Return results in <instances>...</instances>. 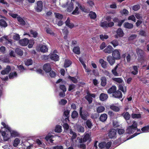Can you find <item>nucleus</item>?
<instances>
[{"instance_id": "nucleus-19", "label": "nucleus", "mask_w": 149, "mask_h": 149, "mask_svg": "<svg viewBox=\"0 0 149 149\" xmlns=\"http://www.w3.org/2000/svg\"><path fill=\"white\" fill-rule=\"evenodd\" d=\"M107 60L111 65H112L115 62V59L111 56L107 57Z\"/></svg>"}, {"instance_id": "nucleus-33", "label": "nucleus", "mask_w": 149, "mask_h": 149, "mask_svg": "<svg viewBox=\"0 0 149 149\" xmlns=\"http://www.w3.org/2000/svg\"><path fill=\"white\" fill-rule=\"evenodd\" d=\"M73 51L75 53L79 54H80V51L79 48V47H74L73 49Z\"/></svg>"}, {"instance_id": "nucleus-6", "label": "nucleus", "mask_w": 149, "mask_h": 149, "mask_svg": "<svg viewBox=\"0 0 149 149\" xmlns=\"http://www.w3.org/2000/svg\"><path fill=\"white\" fill-rule=\"evenodd\" d=\"M42 2L41 1H38L37 2L35 8L37 12H40L42 10Z\"/></svg>"}, {"instance_id": "nucleus-62", "label": "nucleus", "mask_w": 149, "mask_h": 149, "mask_svg": "<svg viewBox=\"0 0 149 149\" xmlns=\"http://www.w3.org/2000/svg\"><path fill=\"white\" fill-rule=\"evenodd\" d=\"M77 130L78 131L83 132L84 131V129L83 127L81 126H78L77 127Z\"/></svg>"}, {"instance_id": "nucleus-22", "label": "nucleus", "mask_w": 149, "mask_h": 149, "mask_svg": "<svg viewBox=\"0 0 149 149\" xmlns=\"http://www.w3.org/2000/svg\"><path fill=\"white\" fill-rule=\"evenodd\" d=\"M66 25L70 28H72L74 27V24L70 22L69 18H68L65 22Z\"/></svg>"}, {"instance_id": "nucleus-3", "label": "nucleus", "mask_w": 149, "mask_h": 149, "mask_svg": "<svg viewBox=\"0 0 149 149\" xmlns=\"http://www.w3.org/2000/svg\"><path fill=\"white\" fill-rule=\"evenodd\" d=\"M62 7L63 8H67V10L70 12L72 11L73 8V4L72 2L67 1L65 3L63 4Z\"/></svg>"}, {"instance_id": "nucleus-24", "label": "nucleus", "mask_w": 149, "mask_h": 149, "mask_svg": "<svg viewBox=\"0 0 149 149\" xmlns=\"http://www.w3.org/2000/svg\"><path fill=\"white\" fill-rule=\"evenodd\" d=\"M116 88L115 86H112L110 88H109L107 91L108 93L109 94L113 93V94L116 92Z\"/></svg>"}, {"instance_id": "nucleus-57", "label": "nucleus", "mask_w": 149, "mask_h": 149, "mask_svg": "<svg viewBox=\"0 0 149 149\" xmlns=\"http://www.w3.org/2000/svg\"><path fill=\"white\" fill-rule=\"evenodd\" d=\"M8 14L10 16H11L14 18H17V17L19 16L17 14H14L12 12H10L8 13Z\"/></svg>"}, {"instance_id": "nucleus-61", "label": "nucleus", "mask_w": 149, "mask_h": 149, "mask_svg": "<svg viewBox=\"0 0 149 149\" xmlns=\"http://www.w3.org/2000/svg\"><path fill=\"white\" fill-rule=\"evenodd\" d=\"M87 3L89 6L91 7L94 5V3L93 0H88Z\"/></svg>"}, {"instance_id": "nucleus-31", "label": "nucleus", "mask_w": 149, "mask_h": 149, "mask_svg": "<svg viewBox=\"0 0 149 149\" xmlns=\"http://www.w3.org/2000/svg\"><path fill=\"white\" fill-rule=\"evenodd\" d=\"M0 26L6 27L7 26L8 24L3 19H0Z\"/></svg>"}, {"instance_id": "nucleus-18", "label": "nucleus", "mask_w": 149, "mask_h": 149, "mask_svg": "<svg viewBox=\"0 0 149 149\" xmlns=\"http://www.w3.org/2000/svg\"><path fill=\"white\" fill-rule=\"evenodd\" d=\"M20 44L22 46H26L29 43V40L27 38H24L19 40Z\"/></svg>"}, {"instance_id": "nucleus-26", "label": "nucleus", "mask_w": 149, "mask_h": 149, "mask_svg": "<svg viewBox=\"0 0 149 149\" xmlns=\"http://www.w3.org/2000/svg\"><path fill=\"white\" fill-rule=\"evenodd\" d=\"M108 96L107 94L104 93H102L100 94V98L101 101H104L107 98Z\"/></svg>"}, {"instance_id": "nucleus-2", "label": "nucleus", "mask_w": 149, "mask_h": 149, "mask_svg": "<svg viewBox=\"0 0 149 149\" xmlns=\"http://www.w3.org/2000/svg\"><path fill=\"white\" fill-rule=\"evenodd\" d=\"M1 124L3 126V128L5 130L7 129L9 130L10 133V135L11 134L10 136L12 137H16L19 135L18 133L16 131L11 130L9 126L3 122L1 123Z\"/></svg>"}, {"instance_id": "nucleus-28", "label": "nucleus", "mask_w": 149, "mask_h": 149, "mask_svg": "<svg viewBox=\"0 0 149 149\" xmlns=\"http://www.w3.org/2000/svg\"><path fill=\"white\" fill-rule=\"evenodd\" d=\"M89 16L91 19H95L97 17L95 13L93 11L90 12L89 14Z\"/></svg>"}, {"instance_id": "nucleus-41", "label": "nucleus", "mask_w": 149, "mask_h": 149, "mask_svg": "<svg viewBox=\"0 0 149 149\" xmlns=\"http://www.w3.org/2000/svg\"><path fill=\"white\" fill-rule=\"evenodd\" d=\"M3 38L5 39L6 40L8 41V43H10V44H12V42L11 40L8 39V36L4 35L2 37L1 39H2V42L3 41Z\"/></svg>"}, {"instance_id": "nucleus-46", "label": "nucleus", "mask_w": 149, "mask_h": 149, "mask_svg": "<svg viewBox=\"0 0 149 149\" xmlns=\"http://www.w3.org/2000/svg\"><path fill=\"white\" fill-rule=\"evenodd\" d=\"M110 108L112 110L116 111H118L120 110L119 107L114 105L111 106H110Z\"/></svg>"}, {"instance_id": "nucleus-8", "label": "nucleus", "mask_w": 149, "mask_h": 149, "mask_svg": "<svg viewBox=\"0 0 149 149\" xmlns=\"http://www.w3.org/2000/svg\"><path fill=\"white\" fill-rule=\"evenodd\" d=\"M76 7L75 9V10L72 13V14L74 15H77L79 13V8L81 10H82L81 6L80 5L79 3L77 2L76 3Z\"/></svg>"}, {"instance_id": "nucleus-13", "label": "nucleus", "mask_w": 149, "mask_h": 149, "mask_svg": "<svg viewBox=\"0 0 149 149\" xmlns=\"http://www.w3.org/2000/svg\"><path fill=\"white\" fill-rule=\"evenodd\" d=\"M130 69L132 74L134 75H135L138 73V68L136 66H133L132 68L130 67Z\"/></svg>"}, {"instance_id": "nucleus-49", "label": "nucleus", "mask_w": 149, "mask_h": 149, "mask_svg": "<svg viewBox=\"0 0 149 149\" xmlns=\"http://www.w3.org/2000/svg\"><path fill=\"white\" fill-rule=\"evenodd\" d=\"M100 38L102 40L104 39H106L108 38L109 36L108 35L106 34H101L100 35Z\"/></svg>"}, {"instance_id": "nucleus-48", "label": "nucleus", "mask_w": 149, "mask_h": 149, "mask_svg": "<svg viewBox=\"0 0 149 149\" xmlns=\"http://www.w3.org/2000/svg\"><path fill=\"white\" fill-rule=\"evenodd\" d=\"M86 125L88 128H91L92 126V123L91 121L89 120H88L86 122Z\"/></svg>"}, {"instance_id": "nucleus-44", "label": "nucleus", "mask_w": 149, "mask_h": 149, "mask_svg": "<svg viewBox=\"0 0 149 149\" xmlns=\"http://www.w3.org/2000/svg\"><path fill=\"white\" fill-rule=\"evenodd\" d=\"M136 53L138 55L141 56L144 54V52L141 49L138 48L137 49Z\"/></svg>"}, {"instance_id": "nucleus-16", "label": "nucleus", "mask_w": 149, "mask_h": 149, "mask_svg": "<svg viewBox=\"0 0 149 149\" xmlns=\"http://www.w3.org/2000/svg\"><path fill=\"white\" fill-rule=\"evenodd\" d=\"M113 95L115 97L121 98L122 97V94L120 91H118L113 93Z\"/></svg>"}, {"instance_id": "nucleus-60", "label": "nucleus", "mask_w": 149, "mask_h": 149, "mask_svg": "<svg viewBox=\"0 0 149 149\" xmlns=\"http://www.w3.org/2000/svg\"><path fill=\"white\" fill-rule=\"evenodd\" d=\"M75 87V86L73 84H71L70 85L69 87L68 91H73L74 90Z\"/></svg>"}, {"instance_id": "nucleus-27", "label": "nucleus", "mask_w": 149, "mask_h": 149, "mask_svg": "<svg viewBox=\"0 0 149 149\" xmlns=\"http://www.w3.org/2000/svg\"><path fill=\"white\" fill-rule=\"evenodd\" d=\"M135 130L130 126H129L126 130V132L127 133L130 134L134 132Z\"/></svg>"}, {"instance_id": "nucleus-35", "label": "nucleus", "mask_w": 149, "mask_h": 149, "mask_svg": "<svg viewBox=\"0 0 149 149\" xmlns=\"http://www.w3.org/2000/svg\"><path fill=\"white\" fill-rule=\"evenodd\" d=\"M15 51L16 53L20 56H22L23 54V51L19 48H17L15 50Z\"/></svg>"}, {"instance_id": "nucleus-34", "label": "nucleus", "mask_w": 149, "mask_h": 149, "mask_svg": "<svg viewBox=\"0 0 149 149\" xmlns=\"http://www.w3.org/2000/svg\"><path fill=\"white\" fill-rule=\"evenodd\" d=\"M101 85L103 86H105L107 84V79L105 77H102L101 79Z\"/></svg>"}, {"instance_id": "nucleus-15", "label": "nucleus", "mask_w": 149, "mask_h": 149, "mask_svg": "<svg viewBox=\"0 0 149 149\" xmlns=\"http://www.w3.org/2000/svg\"><path fill=\"white\" fill-rule=\"evenodd\" d=\"M99 62L102 68L104 69H106L107 68V63L106 61H104L103 59L102 58L100 59L99 60Z\"/></svg>"}, {"instance_id": "nucleus-9", "label": "nucleus", "mask_w": 149, "mask_h": 149, "mask_svg": "<svg viewBox=\"0 0 149 149\" xmlns=\"http://www.w3.org/2000/svg\"><path fill=\"white\" fill-rule=\"evenodd\" d=\"M43 69L46 73H48L51 71L52 68L51 65L49 63H46L43 66Z\"/></svg>"}, {"instance_id": "nucleus-23", "label": "nucleus", "mask_w": 149, "mask_h": 149, "mask_svg": "<svg viewBox=\"0 0 149 149\" xmlns=\"http://www.w3.org/2000/svg\"><path fill=\"white\" fill-rule=\"evenodd\" d=\"M122 115L126 120H129L130 117V115L127 112L123 113Z\"/></svg>"}, {"instance_id": "nucleus-30", "label": "nucleus", "mask_w": 149, "mask_h": 149, "mask_svg": "<svg viewBox=\"0 0 149 149\" xmlns=\"http://www.w3.org/2000/svg\"><path fill=\"white\" fill-rule=\"evenodd\" d=\"M125 27L127 29H132L133 27V25L132 24L128 22H126L124 24Z\"/></svg>"}, {"instance_id": "nucleus-52", "label": "nucleus", "mask_w": 149, "mask_h": 149, "mask_svg": "<svg viewBox=\"0 0 149 149\" xmlns=\"http://www.w3.org/2000/svg\"><path fill=\"white\" fill-rule=\"evenodd\" d=\"M58 103L61 105H65L67 103V101L65 99H62L59 101Z\"/></svg>"}, {"instance_id": "nucleus-21", "label": "nucleus", "mask_w": 149, "mask_h": 149, "mask_svg": "<svg viewBox=\"0 0 149 149\" xmlns=\"http://www.w3.org/2000/svg\"><path fill=\"white\" fill-rule=\"evenodd\" d=\"M90 135L88 134H85L83 139H81L80 143H82V141L83 142H85L87 140L90 139Z\"/></svg>"}, {"instance_id": "nucleus-58", "label": "nucleus", "mask_w": 149, "mask_h": 149, "mask_svg": "<svg viewBox=\"0 0 149 149\" xmlns=\"http://www.w3.org/2000/svg\"><path fill=\"white\" fill-rule=\"evenodd\" d=\"M128 19L129 20H131L134 22H135L136 21L135 17L134 15H132L128 17Z\"/></svg>"}, {"instance_id": "nucleus-12", "label": "nucleus", "mask_w": 149, "mask_h": 149, "mask_svg": "<svg viewBox=\"0 0 149 149\" xmlns=\"http://www.w3.org/2000/svg\"><path fill=\"white\" fill-rule=\"evenodd\" d=\"M49 56L51 60L55 61H58L59 59L58 56L56 54L54 53H50L49 54Z\"/></svg>"}, {"instance_id": "nucleus-37", "label": "nucleus", "mask_w": 149, "mask_h": 149, "mask_svg": "<svg viewBox=\"0 0 149 149\" xmlns=\"http://www.w3.org/2000/svg\"><path fill=\"white\" fill-rule=\"evenodd\" d=\"M118 65H117L115 68L112 70V72L113 74L116 76H119L118 74L116 71L118 67Z\"/></svg>"}, {"instance_id": "nucleus-42", "label": "nucleus", "mask_w": 149, "mask_h": 149, "mask_svg": "<svg viewBox=\"0 0 149 149\" xmlns=\"http://www.w3.org/2000/svg\"><path fill=\"white\" fill-rule=\"evenodd\" d=\"M132 117L133 118H139L141 117V114L133 113L132 115Z\"/></svg>"}, {"instance_id": "nucleus-53", "label": "nucleus", "mask_w": 149, "mask_h": 149, "mask_svg": "<svg viewBox=\"0 0 149 149\" xmlns=\"http://www.w3.org/2000/svg\"><path fill=\"white\" fill-rule=\"evenodd\" d=\"M55 132H60L62 131L61 127V126L57 125L55 129Z\"/></svg>"}, {"instance_id": "nucleus-5", "label": "nucleus", "mask_w": 149, "mask_h": 149, "mask_svg": "<svg viewBox=\"0 0 149 149\" xmlns=\"http://www.w3.org/2000/svg\"><path fill=\"white\" fill-rule=\"evenodd\" d=\"M120 50L115 49L113 52L112 55L113 57L116 59H119L120 58Z\"/></svg>"}, {"instance_id": "nucleus-36", "label": "nucleus", "mask_w": 149, "mask_h": 149, "mask_svg": "<svg viewBox=\"0 0 149 149\" xmlns=\"http://www.w3.org/2000/svg\"><path fill=\"white\" fill-rule=\"evenodd\" d=\"M117 33L119 37H122L123 36L124 33L123 31L121 29H119L117 30Z\"/></svg>"}, {"instance_id": "nucleus-40", "label": "nucleus", "mask_w": 149, "mask_h": 149, "mask_svg": "<svg viewBox=\"0 0 149 149\" xmlns=\"http://www.w3.org/2000/svg\"><path fill=\"white\" fill-rule=\"evenodd\" d=\"M17 20L22 25H24L25 23V22L23 19L19 16L17 17Z\"/></svg>"}, {"instance_id": "nucleus-29", "label": "nucleus", "mask_w": 149, "mask_h": 149, "mask_svg": "<svg viewBox=\"0 0 149 149\" xmlns=\"http://www.w3.org/2000/svg\"><path fill=\"white\" fill-rule=\"evenodd\" d=\"M105 109V108L103 106H101L97 107V111L98 113H100L104 111Z\"/></svg>"}, {"instance_id": "nucleus-55", "label": "nucleus", "mask_w": 149, "mask_h": 149, "mask_svg": "<svg viewBox=\"0 0 149 149\" xmlns=\"http://www.w3.org/2000/svg\"><path fill=\"white\" fill-rule=\"evenodd\" d=\"M54 15L56 18L59 19H61L63 17V16L62 15L58 13H54Z\"/></svg>"}, {"instance_id": "nucleus-1", "label": "nucleus", "mask_w": 149, "mask_h": 149, "mask_svg": "<svg viewBox=\"0 0 149 149\" xmlns=\"http://www.w3.org/2000/svg\"><path fill=\"white\" fill-rule=\"evenodd\" d=\"M111 19V18L110 16L104 17L102 20L100 26L104 28L112 27L114 25V23L112 22H110Z\"/></svg>"}, {"instance_id": "nucleus-64", "label": "nucleus", "mask_w": 149, "mask_h": 149, "mask_svg": "<svg viewBox=\"0 0 149 149\" xmlns=\"http://www.w3.org/2000/svg\"><path fill=\"white\" fill-rule=\"evenodd\" d=\"M119 88L120 90L124 93L126 91V87H123L122 86L120 85L119 86Z\"/></svg>"}, {"instance_id": "nucleus-10", "label": "nucleus", "mask_w": 149, "mask_h": 149, "mask_svg": "<svg viewBox=\"0 0 149 149\" xmlns=\"http://www.w3.org/2000/svg\"><path fill=\"white\" fill-rule=\"evenodd\" d=\"M82 107H80V115L81 118L84 120H86L87 119V117L88 116V114L87 112L82 113Z\"/></svg>"}, {"instance_id": "nucleus-43", "label": "nucleus", "mask_w": 149, "mask_h": 149, "mask_svg": "<svg viewBox=\"0 0 149 149\" xmlns=\"http://www.w3.org/2000/svg\"><path fill=\"white\" fill-rule=\"evenodd\" d=\"M20 142V141L19 139L16 138L14 141L13 146L15 147L17 146Z\"/></svg>"}, {"instance_id": "nucleus-25", "label": "nucleus", "mask_w": 149, "mask_h": 149, "mask_svg": "<svg viewBox=\"0 0 149 149\" xmlns=\"http://www.w3.org/2000/svg\"><path fill=\"white\" fill-rule=\"evenodd\" d=\"M40 50L41 52L45 53L47 52L48 49L46 45H42L40 46Z\"/></svg>"}, {"instance_id": "nucleus-56", "label": "nucleus", "mask_w": 149, "mask_h": 149, "mask_svg": "<svg viewBox=\"0 0 149 149\" xmlns=\"http://www.w3.org/2000/svg\"><path fill=\"white\" fill-rule=\"evenodd\" d=\"M78 113L75 111H74L72 114V118H75L78 116Z\"/></svg>"}, {"instance_id": "nucleus-54", "label": "nucleus", "mask_w": 149, "mask_h": 149, "mask_svg": "<svg viewBox=\"0 0 149 149\" xmlns=\"http://www.w3.org/2000/svg\"><path fill=\"white\" fill-rule=\"evenodd\" d=\"M17 76V74L16 72L11 73L9 75V78L10 79L13 78Z\"/></svg>"}, {"instance_id": "nucleus-14", "label": "nucleus", "mask_w": 149, "mask_h": 149, "mask_svg": "<svg viewBox=\"0 0 149 149\" xmlns=\"http://www.w3.org/2000/svg\"><path fill=\"white\" fill-rule=\"evenodd\" d=\"M54 136L50 134H48L45 137V139L47 141L52 143L54 141L52 139L54 138Z\"/></svg>"}, {"instance_id": "nucleus-20", "label": "nucleus", "mask_w": 149, "mask_h": 149, "mask_svg": "<svg viewBox=\"0 0 149 149\" xmlns=\"http://www.w3.org/2000/svg\"><path fill=\"white\" fill-rule=\"evenodd\" d=\"M107 115L106 113H103L100 116L99 119L100 121L104 122L107 120Z\"/></svg>"}, {"instance_id": "nucleus-11", "label": "nucleus", "mask_w": 149, "mask_h": 149, "mask_svg": "<svg viewBox=\"0 0 149 149\" xmlns=\"http://www.w3.org/2000/svg\"><path fill=\"white\" fill-rule=\"evenodd\" d=\"M116 130L112 129L110 130L108 133V136L110 138H113L116 136Z\"/></svg>"}, {"instance_id": "nucleus-7", "label": "nucleus", "mask_w": 149, "mask_h": 149, "mask_svg": "<svg viewBox=\"0 0 149 149\" xmlns=\"http://www.w3.org/2000/svg\"><path fill=\"white\" fill-rule=\"evenodd\" d=\"M95 97V95L94 94H91L89 92L87 93V95L85 96L86 99L88 101L89 104L91 103L93 98L92 97L94 98Z\"/></svg>"}, {"instance_id": "nucleus-50", "label": "nucleus", "mask_w": 149, "mask_h": 149, "mask_svg": "<svg viewBox=\"0 0 149 149\" xmlns=\"http://www.w3.org/2000/svg\"><path fill=\"white\" fill-rule=\"evenodd\" d=\"M112 79L114 81L119 83H121L123 81V80L120 78H114Z\"/></svg>"}, {"instance_id": "nucleus-47", "label": "nucleus", "mask_w": 149, "mask_h": 149, "mask_svg": "<svg viewBox=\"0 0 149 149\" xmlns=\"http://www.w3.org/2000/svg\"><path fill=\"white\" fill-rule=\"evenodd\" d=\"M70 133L72 137V139H74L77 136L76 134L74 132L72 131L71 130H70Z\"/></svg>"}, {"instance_id": "nucleus-39", "label": "nucleus", "mask_w": 149, "mask_h": 149, "mask_svg": "<svg viewBox=\"0 0 149 149\" xmlns=\"http://www.w3.org/2000/svg\"><path fill=\"white\" fill-rule=\"evenodd\" d=\"M143 132H149V125L142 128L141 129Z\"/></svg>"}, {"instance_id": "nucleus-4", "label": "nucleus", "mask_w": 149, "mask_h": 149, "mask_svg": "<svg viewBox=\"0 0 149 149\" xmlns=\"http://www.w3.org/2000/svg\"><path fill=\"white\" fill-rule=\"evenodd\" d=\"M1 133L4 141H7L10 138V133L8 130L6 131H1Z\"/></svg>"}, {"instance_id": "nucleus-38", "label": "nucleus", "mask_w": 149, "mask_h": 149, "mask_svg": "<svg viewBox=\"0 0 149 149\" xmlns=\"http://www.w3.org/2000/svg\"><path fill=\"white\" fill-rule=\"evenodd\" d=\"M132 125L130 126L133 128L135 130H136L137 126V122L136 121L133 120L132 122Z\"/></svg>"}, {"instance_id": "nucleus-32", "label": "nucleus", "mask_w": 149, "mask_h": 149, "mask_svg": "<svg viewBox=\"0 0 149 149\" xmlns=\"http://www.w3.org/2000/svg\"><path fill=\"white\" fill-rule=\"evenodd\" d=\"M71 61L68 60H65L64 63V66L65 68L68 67H69L71 64Z\"/></svg>"}, {"instance_id": "nucleus-63", "label": "nucleus", "mask_w": 149, "mask_h": 149, "mask_svg": "<svg viewBox=\"0 0 149 149\" xmlns=\"http://www.w3.org/2000/svg\"><path fill=\"white\" fill-rule=\"evenodd\" d=\"M120 13L122 15H127L129 14V11L126 9H124L120 12Z\"/></svg>"}, {"instance_id": "nucleus-59", "label": "nucleus", "mask_w": 149, "mask_h": 149, "mask_svg": "<svg viewBox=\"0 0 149 149\" xmlns=\"http://www.w3.org/2000/svg\"><path fill=\"white\" fill-rule=\"evenodd\" d=\"M32 61L31 59H28L25 61V64L26 65H29L32 64Z\"/></svg>"}, {"instance_id": "nucleus-45", "label": "nucleus", "mask_w": 149, "mask_h": 149, "mask_svg": "<svg viewBox=\"0 0 149 149\" xmlns=\"http://www.w3.org/2000/svg\"><path fill=\"white\" fill-rule=\"evenodd\" d=\"M111 43L112 45L114 47H115L119 45V43L118 40H113L111 42Z\"/></svg>"}, {"instance_id": "nucleus-51", "label": "nucleus", "mask_w": 149, "mask_h": 149, "mask_svg": "<svg viewBox=\"0 0 149 149\" xmlns=\"http://www.w3.org/2000/svg\"><path fill=\"white\" fill-rule=\"evenodd\" d=\"M68 78L74 83H76L77 82V80L75 77L69 76Z\"/></svg>"}, {"instance_id": "nucleus-17", "label": "nucleus", "mask_w": 149, "mask_h": 149, "mask_svg": "<svg viewBox=\"0 0 149 149\" xmlns=\"http://www.w3.org/2000/svg\"><path fill=\"white\" fill-rule=\"evenodd\" d=\"M113 48L110 45H109L104 50V52L105 53H108V54L111 53Z\"/></svg>"}]
</instances>
